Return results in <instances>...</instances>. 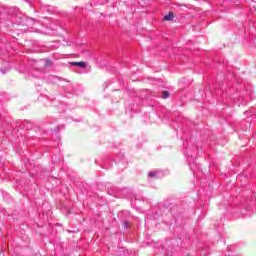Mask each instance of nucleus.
<instances>
[{
    "label": "nucleus",
    "instance_id": "39448f33",
    "mask_svg": "<svg viewBox=\"0 0 256 256\" xmlns=\"http://www.w3.org/2000/svg\"><path fill=\"white\" fill-rule=\"evenodd\" d=\"M156 173L155 172H150L149 177H155Z\"/></svg>",
    "mask_w": 256,
    "mask_h": 256
},
{
    "label": "nucleus",
    "instance_id": "20e7f679",
    "mask_svg": "<svg viewBox=\"0 0 256 256\" xmlns=\"http://www.w3.org/2000/svg\"><path fill=\"white\" fill-rule=\"evenodd\" d=\"M53 65V62L51 60H46L45 61V67H51Z\"/></svg>",
    "mask_w": 256,
    "mask_h": 256
},
{
    "label": "nucleus",
    "instance_id": "f257e3e1",
    "mask_svg": "<svg viewBox=\"0 0 256 256\" xmlns=\"http://www.w3.org/2000/svg\"><path fill=\"white\" fill-rule=\"evenodd\" d=\"M70 65L80 67L81 69H85L87 67V63L85 62H71Z\"/></svg>",
    "mask_w": 256,
    "mask_h": 256
},
{
    "label": "nucleus",
    "instance_id": "7ed1b4c3",
    "mask_svg": "<svg viewBox=\"0 0 256 256\" xmlns=\"http://www.w3.org/2000/svg\"><path fill=\"white\" fill-rule=\"evenodd\" d=\"M162 99H169V92L164 91V92L162 93Z\"/></svg>",
    "mask_w": 256,
    "mask_h": 256
},
{
    "label": "nucleus",
    "instance_id": "f03ea898",
    "mask_svg": "<svg viewBox=\"0 0 256 256\" xmlns=\"http://www.w3.org/2000/svg\"><path fill=\"white\" fill-rule=\"evenodd\" d=\"M174 17L173 12H169L166 16H164V21H173Z\"/></svg>",
    "mask_w": 256,
    "mask_h": 256
}]
</instances>
